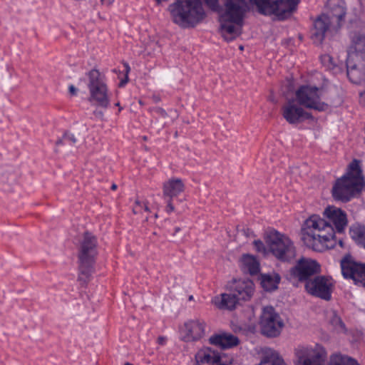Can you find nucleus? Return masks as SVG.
<instances>
[{"instance_id": "nucleus-1", "label": "nucleus", "mask_w": 365, "mask_h": 365, "mask_svg": "<svg viewBox=\"0 0 365 365\" xmlns=\"http://www.w3.org/2000/svg\"><path fill=\"white\" fill-rule=\"evenodd\" d=\"M301 233L304 244L314 251L323 252L336 246L334 228L319 215H313L306 220Z\"/></svg>"}, {"instance_id": "nucleus-2", "label": "nucleus", "mask_w": 365, "mask_h": 365, "mask_svg": "<svg viewBox=\"0 0 365 365\" xmlns=\"http://www.w3.org/2000/svg\"><path fill=\"white\" fill-rule=\"evenodd\" d=\"M317 78L322 81L321 84L302 86L296 91L295 97L299 105L318 111H324L328 109L329 104L321 99L324 98L333 103L338 94V89L322 74L318 73Z\"/></svg>"}, {"instance_id": "nucleus-3", "label": "nucleus", "mask_w": 365, "mask_h": 365, "mask_svg": "<svg viewBox=\"0 0 365 365\" xmlns=\"http://www.w3.org/2000/svg\"><path fill=\"white\" fill-rule=\"evenodd\" d=\"M222 1L224 8L220 16V32L225 41H230L242 33L247 4L245 0Z\"/></svg>"}, {"instance_id": "nucleus-4", "label": "nucleus", "mask_w": 365, "mask_h": 365, "mask_svg": "<svg viewBox=\"0 0 365 365\" xmlns=\"http://www.w3.org/2000/svg\"><path fill=\"white\" fill-rule=\"evenodd\" d=\"M359 163V160L354 159L349 164L347 173L336 181L332 188V195L335 200L349 201L362 190L365 182Z\"/></svg>"}, {"instance_id": "nucleus-5", "label": "nucleus", "mask_w": 365, "mask_h": 365, "mask_svg": "<svg viewBox=\"0 0 365 365\" xmlns=\"http://www.w3.org/2000/svg\"><path fill=\"white\" fill-rule=\"evenodd\" d=\"M168 10L173 22L182 28L194 27L205 17L201 0H175Z\"/></svg>"}, {"instance_id": "nucleus-6", "label": "nucleus", "mask_w": 365, "mask_h": 365, "mask_svg": "<svg viewBox=\"0 0 365 365\" xmlns=\"http://www.w3.org/2000/svg\"><path fill=\"white\" fill-rule=\"evenodd\" d=\"M98 255L97 238L92 233H83L79 242L78 277V280L82 285H86L90 281L94 272V264Z\"/></svg>"}, {"instance_id": "nucleus-7", "label": "nucleus", "mask_w": 365, "mask_h": 365, "mask_svg": "<svg viewBox=\"0 0 365 365\" xmlns=\"http://www.w3.org/2000/svg\"><path fill=\"white\" fill-rule=\"evenodd\" d=\"M87 87L89 91V102L98 107L106 109L110 106V93L105 75L98 69H91L86 73Z\"/></svg>"}, {"instance_id": "nucleus-8", "label": "nucleus", "mask_w": 365, "mask_h": 365, "mask_svg": "<svg viewBox=\"0 0 365 365\" xmlns=\"http://www.w3.org/2000/svg\"><path fill=\"white\" fill-rule=\"evenodd\" d=\"M269 251L279 260L290 262L297 255L293 242L285 235L271 230L264 237Z\"/></svg>"}, {"instance_id": "nucleus-9", "label": "nucleus", "mask_w": 365, "mask_h": 365, "mask_svg": "<svg viewBox=\"0 0 365 365\" xmlns=\"http://www.w3.org/2000/svg\"><path fill=\"white\" fill-rule=\"evenodd\" d=\"M257 6L259 13L264 15H275L278 19L284 20L296 11L299 0H275L271 4L269 0H249Z\"/></svg>"}, {"instance_id": "nucleus-10", "label": "nucleus", "mask_w": 365, "mask_h": 365, "mask_svg": "<svg viewBox=\"0 0 365 365\" xmlns=\"http://www.w3.org/2000/svg\"><path fill=\"white\" fill-rule=\"evenodd\" d=\"M259 324L261 334L269 338L279 336L284 325L279 314L271 306L263 308Z\"/></svg>"}, {"instance_id": "nucleus-11", "label": "nucleus", "mask_w": 365, "mask_h": 365, "mask_svg": "<svg viewBox=\"0 0 365 365\" xmlns=\"http://www.w3.org/2000/svg\"><path fill=\"white\" fill-rule=\"evenodd\" d=\"M294 365H324L327 352L319 344L314 346H299L294 349Z\"/></svg>"}, {"instance_id": "nucleus-12", "label": "nucleus", "mask_w": 365, "mask_h": 365, "mask_svg": "<svg viewBox=\"0 0 365 365\" xmlns=\"http://www.w3.org/2000/svg\"><path fill=\"white\" fill-rule=\"evenodd\" d=\"M334 288L331 278L322 275L316 276L305 283V289L308 294L325 301L331 299Z\"/></svg>"}, {"instance_id": "nucleus-13", "label": "nucleus", "mask_w": 365, "mask_h": 365, "mask_svg": "<svg viewBox=\"0 0 365 365\" xmlns=\"http://www.w3.org/2000/svg\"><path fill=\"white\" fill-rule=\"evenodd\" d=\"M341 273L345 278L352 279L356 284L365 287V264L355 261L350 255L341 259Z\"/></svg>"}, {"instance_id": "nucleus-14", "label": "nucleus", "mask_w": 365, "mask_h": 365, "mask_svg": "<svg viewBox=\"0 0 365 365\" xmlns=\"http://www.w3.org/2000/svg\"><path fill=\"white\" fill-rule=\"evenodd\" d=\"M319 264L313 259L302 257L296 265L290 269L291 277L299 282H307L312 277L320 272Z\"/></svg>"}, {"instance_id": "nucleus-15", "label": "nucleus", "mask_w": 365, "mask_h": 365, "mask_svg": "<svg viewBox=\"0 0 365 365\" xmlns=\"http://www.w3.org/2000/svg\"><path fill=\"white\" fill-rule=\"evenodd\" d=\"M163 199L166 207L165 211L170 213L175 210L173 200L178 198L185 189V185L180 178H171L163 183Z\"/></svg>"}, {"instance_id": "nucleus-16", "label": "nucleus", "mask_w": 365, "mask_h": 365, "mask_svg": "<svg viewBox=\"0 0 365 365\" xmlns=\"http://www.w3.org/2000/svg\"><path fill=\"white\" fill-rule=\"evenodd\" d=\"M301 106L295 98L288 100L282 107V115L289 124H297L312 118Z\"/></svg>"}, {"instance_id": "nucleus-17", "label": "nucleus", "mask_w": 365, "mask_h": 365, "mask_svg": "<svg viewBox=\"0 0 365 365\" xmlns=\"http://www.w3.org/2000/svg\"><path fill=\"white\" fill-rule=\"evenodd\" d=\"M205 323L200 319H191L184 324L181 331L182 339L184 341L200 340L205 335Z\"/></svg>"}, {"instance_id": "nucleus-18", "label": "nucleus", "mask_w": 365, "mask_h": 365, "mask_svg": "<svg viewBox=\"0 0 365 365\" xmlns=\"http://www.w3.org/2000/svg\"><path fill=\"white\" fill-rule=\"evenodd\" d=\"M329 224L334 225V230L341 233L347 226L348 220L346 212L335 206H328L323 212Z\"/></svg>"}, {"instance_id": "nucleus-19", "label": "nucleus", "mask_w": 365, "mask_h": 365, "mask_svg": "<svg viewBox=\"0 0 365 365\" xmlns=\"http://www.w3.org/2000/svg\"><path fill=\"white\" fill-rule=\"evenodd\" d=\"M331 26L336 28L329 19V16L324 14L318 16L314 21L313 28L311 30V38L314 43L321 44L325 38L326 34Z\"/></svg>"}, {"instance_id": "nucleus-20", "label": "nucleus", "mask_w": 365, "mask_h": 365, "mask_svg": "<svg viewBox=\"0 0 365 365\" xmlns=\"http://www.w3.org/2000/svg\"><path fill=\"white\" fill-rule=\"evenodd\" d=\"M351 39L347 58L351 60H361L360 66H363L365 61V36L355 33Z\"/></svg>"}, {"instance_id": "nucleus-21", "label": "nucleus", "mask_w": 365, "mask_h": 365, "mask_svg": "<svg viewBox=\"0 0 365 365\" xmlns=\"http://www.w3.org/2000/svg\"><path fill=\"white\" fill-rule=\"evenodd\" d=\"M327 13L323 14L329 16L336 29L339 28L346 14L344 2L342 0H327Z\"/></svg>"}, {"instance_id": "nucleus-22", "label": "nucleus", "mask_w": 365, "mask_h": 365, "mask_svg": "<svg viewBox=\"0 0 365 365\" xmlns=\"http://www.w3.org/2000/svg\"><path fill=\"white\" fill-rule=\"evenodd\" d=\"M197 365H221L225 360L217 351L209 347L200 349L195 354Z\"/></svg>"}, {"instance_id": "nucleus-23", "label": "nucleus", "mask_w": 365, "mask_h": 365, "mask_svg": "<svg viewBox=\"0 0 365 365\" xmlns=\"http://www.w3.org/2000/svg\"><path fill=\"white\" fill-rule=\"evenodd\" d=\"M361 60L346 59V74L349 80L356 84L359 83L365 76V61L363 66Z\"/></svg>"}, {"instance_id": "nucleus-24", "label": "nucleus", "mask_w": 365, "mask_h": 365, "mask_svg": "<svg viewBox=\"0 0 365 365\" xmlns=\"http://www.w3.org/2000/svg\"><path fill=\"white\" fill-rule=\"evenodd\" d=\"M232 291L240 300L247 301L254 294L255 284L250 279H240L235 282Z\"/></svg>"}, {"instance_id": "nucleus-25", "label": "nucleus", "mask_w": 365, "mask_h": 365, "mask_svg": "<svg viewBox=\"0 0 365 365\" xmlns=\"http://www.w3.org/2000/svg\"><path fill=\"white\" fill-rule=\"evenodd\" d=\"M209 341L211 344L222 349L232 348L238 345L240 342L237 336L228 333L215 334L210 337Z\"/></svg>"}, {"instance_id": "nucleus-26", "label": "nucleus", "mask_w": 365, "mask_h": 365, "mask_svg": "<svg viewBox=\"0 0 365 365\" xmlns=\"http://www.w3.org/2000/svg\"><path fill=\"white\" fill-rule=\"evenodd\" d=\"M239 301L240 300L232 290L231 293L222 294L220 296L215 297L212 300L215 305L218 308L230 310L235 309Z\"/></svg>"}, {"instance_id": "nucleus-27", "label": "nucleus", "mask_w": 365, "mask_h": 365, "mask_svg": "<svg viewBox=\"0 0 365 365\" xmlns=\"http://www.w3.org/2000/svg\"><path fill=\"white\" fill-rule=\"evenodd\" d=\"M262 354V359L258 365H286L278 351L273 349L265 347Z\"/></svg>"}, {"instance_id": "nucleus-28", "label": "nucleus", "mask_w": 365, "mask_h": 365, "mask_svg": "<svg viewBox=\"0 0 365 365\" xmlns=\"http://www.w3.org/2000/svg\"><path fill=\"white\" fill-rule=\"evenodd\" d=\"M242 264L243 269L252 275L257 274L259 271V264L252 255H244L242 258Z\"/></svg>"}, {"instance_id": "nucleus-29", "label": "nucleus", "mask_w": 365, "mask_h": 365, "mask_svg": "<svg viewBox=\"0 0 365 365\" xmlns=\"http://www.w3.org/2000/svg\"><path fill=\"white\" fill-rule=\"evenodd\" d=\"M280 277L278 274H264L262 276L261 284L266 291H272L277 288Z\"/></svg>"}, {"instance_id": "nucleus-30", "label": "nucleus", "mask_w": 365, "mask_h": 365, "mask_svg": "<svg viewBox=\"0 0 365 365\" xmlns=\"http://www.w3.org/2000/svg\"><path fill=\"white\" fill-rule=\"evenodd\" d=\"M351 237L359 245L365 248V227L354 226L349 231Z\"/></svg>"}, {"instance_id": "nucleus-31", "label": "nucleus", "mask_w": 365, "mask_h": 365, "mask_svg": "<svg viewBox=\"0 0 365 365\" xmlns=\"http://www.w3.org/2000/svg\"><path fill=\"white\" fill-rule=\"evenodd\" d=\"M329 365H359L353 358L342 354H334L331 356Z\"/></svg>"}, {"instance_id": "nucleus-32", "label": "nucleus", "mask_w": 365, "mask_h": 365, "mask_svg": "<svg viewBox=\"0 0 365 365\" xmlns=\"http://www.w3.org/2000/svg\"><path fill=\"white\" fill-rule=\"evenodd\" d=\"M330 325L333 327L334 330L337 333H346V328L344 323L342 322L340 317L333 312L332 316L329 319Z\"/></svg>"}, {"instance_id": "nucleus-33", "label": "nucleus", "mask_w": 365, "mask_h": 365, "mask_svg": "<svg viewBox=\"0 0 365 365\" xmlns=\"http://www.w3.org/2000/svg\"><path fill=\"white\" fill-rule=\"evenodd\" d=\"M77 142V139L74 134L66 131L64 133L63 137L57 140L56 144H69V145H74Z\"/></svg>"}, {"instance_id": "nucleus-34", "label": "nucleus", "mask_w": 365, "mask_h": 365, "mask_svg": "<svg viewBox=\"0 0 365 365\" xmlns=\"http://www.w3.org/2000/svg\"><path fill=\"white\" fill-rule=\"evenodd\" d=\"M320 59L322 65L328 70H334L336 67L333 61V58L329 54L321 56Z\"/></svg>"}, {"instance_id": "nucleus-35", "label": "nucleus", "mask_w": 365, "mask_h": 365, "mask_svg": "<svg viewBox=\"0 0 365 365\" xmlns=\"http://www.w3.org/2000/svg\"><path fill=\"white\" fill-rule=\"evenodd\" d=\"M143 210L145 212H150L149 207L146 202H141L138 200H136L135 202V205L133 207V212L134 214H140L143 212Z\"/></svg>"}, {"instance_id": "nucleus-36", "label": "nucleus", "mask_w": 365, "mask_h": 365, "mask_svg": "<svg viewBox=\"0 0 365 365\" xmlns=\"http://www.w3.org/2000/svg\"><path fill=\"white\" fill-rule=\"evenodd\" d=\"M149 111L150 113H154L158 117H160V118H167L168 116V115L167 112L165 111V110H164L163 108H160V107L150 108H149Z\"/></svg>"}, {"instance_id": "nucleus-37", "label": "nucleus", "mask_w": 365, "mask_h": 365, "mask_svg": "<svg viewBox=\"0 0 365 365\" xmlns=\"http://www.w3.org/2000/svg\"><path fill=\"white\" fill-rule=\"evenodd\" d=\"M253 245L255 246V250L258 252H261V253H263V254H265L266 253V247H265V245H264V243L258 240H255L253 242Z\"/></svg>"}, {"instance_id": "nucleus-38", "label": "nucleus", "mask_w": 365, "mask_h": 365, "mask_svg": "<svg viewBox=\"0 0 365 365\" xmlns=\"http://www.w3.org/2000/svg\"><path fill=\"white\" fill-rule=\"evenodd\" d=\"M93 114H94V115L96 118L101 119V120H104V113H103V111H101V110H94L93 111Z\"/></svg>"}, {"instance_id": "nucleus-39", "label": "nucleus", "mask_w": 365, "mask_h": 365, "mask_svg": "<svg viewBox=\"0 0 365 365\" xmlns=\"http://www.w3.org/2000/svg\"><path fill=\"white\" fill-rule=\"evenodd\" d=\"M207 5L214 9L215 6L217 4V0H205Z\"/></svg>"}, {"instance_id": "nucleus-40", "label": "nucleus", "mask_w": 365, "mask_h": 365, "mask_svg": "<svg viewBox=\"0 0 365 365\" xmlns=\"http://www.w3.org/2000/svg\"><path fill=\"white\" fill-rule=\"evenodd\" d=\"M359 103L362 106L365 107V91L360 93Z\"/></svg>"}, {"instance_id": "nucleus-41", "label": "nucleus", "mask_w": 365, "mask_h": 365, "mask_svg": "<svg viewBox=\"0 0 365 365\" xmlns=\"http://www.w3.org/2000/svg\"><path fill=\"white\" fill-rule=\"evenodd\" d=\"M166 341H167V339H166V337H165V336H158V343L159 344H160V345H164V344H165Z\"/></svg>"}, {"instance_id": "nucleus-42", "label": "nucleus", "mask_w": 365, "mask_h": 365, "mask_svg": "<svg viewBox=\"0 0 365 365\" xmlns=\"http://www.w3.org/2000/svg\"><path fill=\"white\" fill-rule=\"evenodd\" d=\"M68 89H69V92L72 95V96H76V93H77V88L73 86V85H71L69 87H68Z\"/></svg>"}, {"instance_id": "nucleus-43", "label": "nucleus", "mask_w": 365, "mask_h": 365, "mask_svg": "<svg viewBox=\"0 0 365 365\" xmlns=\"http://www.w3.org/2000/svg\"><path fill=\"white\" fill-rule=\"evenodd\" d=\"M152 100L153 101L154 103H159L161 101L160 97L158 95H153L152 96Z\"/></svg>"}, {"instance_id": "nucleus-44", "label": "nucleus", "mask_w": 365, "mask_h": 365, "mask_svg": "<svg viewBox=\"0 0 365 365\" xmlns=\"http://www.w3.org/2000/svg\"><path fill=\"white\" fill-rule=\"evenodd\" d=\"M101 1L103 2V4L110 6V4H112L113 0H101Z\"/></svg>"}, {"instance_id": "nucleus-45", "label": "nucleus", "mask_w": 365, "mask_h": 365, "mask_svg": "<svg viewBox=\"0 0 365 365\" xmlns=\"http://www.w3.org/2000/svg\"><path fill=\"white\" fill-rule=\"evenodd\" d=\"M232 359L225 360L221 365H231Z\"/></svg>"}, {"instance_id": "nucleus-46", "label": "nucleus", "mask_w": 365, "mask_h": 365, "mask_svg": "<svg viewBox=\"0 0 365 365\" xmlns=\"http://www.w3.org/2000/svg\"><path fill=\"white\" fill-rule=\"evenodd\" d=\"M124 66L125 67L126 73H128L130 71V66H129V65L127 63H124Z\"/></svg>"}, {"instance_id": "nucleus-47", "label": "nucleus", "mask_w": 365, "mask_h": 365, "mask_svg": "<svg viewBox=\"0 0 365 365\" xmlns=\"http://www.w3.org/2000/svg\"><path fill=\"white\" fill-rule=\"evenodd\" d=\"M338 242L341 247H342V248L344 247V243L341 240H339Z\"/></svg>"}, {"instance_id": "nucleus-48", "label": "nucleus", "mask_w": 365, "mask_h": 365, "mask_svg": "<svg viewBox=\"0 0 365 365\" xmlns=\"http://www.w3.org/2000/svg\"><path fill=\"white\" fill-rule=\"evenodd\" d=\"M117 189V185L113 183L112 185H111V190H115Z\"/></svg>"}, {"instance_id": "nucleus-49", "label": "nucleus", "mask_w": 365, "mask_h": 365, "mask_svg": "<svg viewBox=\"0 0 365 365\" xmlns=\"http://www.w3.org/2000/svg\"><path fill=\"white\" fill-rule=\"evenodd\" d=\"M115 106H118L119 108V111H120L123 108L122 107H120V103L119 102H117L115 104Z\"/></svg>"}, {"instance_id": "nucleus-50", "label": "nucleus", "mask_w": 365, "mask_h": 365, "mask_svg": "<svg viewBox=\"0 0 365 365\" xmlns=\"http://www.w3.org/2000/svg\"><path fill=\"white\" fill-rule=\"evenodd\" d=\"M158 4L161 3V2H163V1H167L168 0H155Z\"/></svg>"}, {"instance_id": "nucleus-51", "label": "nucleus", "mask_w": 365, "mask_h": 365, "mask_svg": "<svg viewBox=\"0 0 365 365\" xmlns=\"http://www.w3.org/2000/svg\"><path fill=\"white\" fill-rule=\"evenodd\" d=\"M143 140L146 141L148 140V137L147 136H143Z\"/></svg>"}, {"instance_id": "nucleus-52", "label": "nucleus", "mask_w": 365, "mask_h": 365, "mask_svg": "<svg viewBox=\"0 0 365 365\" xmlns=\"http://www.w3.org/2000/svg\"><path fill=\"white\" fill-rule=\"evenodd\" d=\"M127 81H128V80H127V78H126V79H125V83H126V82H127ZM123 83H124V81L120 82V85H122V84H123Z\"/></svg>"}, {"instance_id": "nucleus-53", "label": "nucleus", "mask_w": 365, "mask_h": 365, "mask_svg": "<svg viewBox=\"0 0 365 365\" xmlns=\"http://www.w3.org/2000/svg\"><path fill=\"white\" fill-rule=\"evenodd\" d=\"M124 365H133V364H130V363L127 362V363H125Z\"/></svg>"}, {"instance_id": "nucleus-54", "label": "nucleus", "mask_w": 365, "mask_h": 365, "mask_svg": "<svg viewBox=\"0 0 365 365\" xmlns=\"http://www.w3.org/2000/svg\"><path fill=\"white\" fill-rule=\"evenodd\" d=\"M192 299H193V297L192 296H190L189 299L192 300Z\"/></svg>"}, {"instance_id": "nucleus-55", "label": "nucleus", "mask_w": 365, "mask_h": 365, "mask_svg": "<svg viewBox=\"0 0 365 365\" xmlns=\"http://www.w3.org/2000/svg\"><path fill=\"white\" fill-rule=\"evenodd\" d=\"M179 230H180V228H179V227H177V228L175 229V231H176V232H178Z\"/></svg>"}, {"instance_id": "nucleus-56", "label": "nucleus", "mask_w": 365, "mask_h": 365, "mask_svg": "<svg viewBox=\"0 0 365 365\" xmlns=\"http://www.w3.org/2000/svg\"><path fill=\"white\" fill-rule=\"evenodd\" d=\"M240 48L241 50H242V49H243V46H240Z\"/></svg>"}]
</instances>
